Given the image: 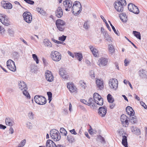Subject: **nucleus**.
Returning <instances> with one entry per match:
<instances>
[{"label":"nucleus","mask_w":147,"mask_h":147,"mask_svg":"<svg viewBox=\"0 0 147 147\" xmlns=\"http://www.w3.org/2000/svg\"><path fill=\"white\" fill-rule=\"evenodd\" d=\"M5 123L6 125L10 126H13L14 123L13 119L10 117H7L5 119Z\"/></svg>","instance_id":"obj_22"},{"label":"nucleus","mask_w":147,"mask_h":147,"mask_svg":"<svg viewBox=\"0 0 147 147\" xmlns=\"http://www.w3.org/2000/svg\"><path fill=\"white\" fill-rule=\"evenodd\" d=\"M111 26L112 28V29L113 30L114 32L118 36H119V33L118 32V31H116L115 28L112 25V24H111Z\"/></svg>","instance_id":"obj_47"},{"label":"nucleus","mask_w":147,"mask_h":147,"mask_svg":"<svg viewBox=\"0 0 147 147\" xmlns=\"http://www.w3.org/2000/svg\"><path fill=\"white\" fill-rule=\"evenodd\" d=\"M103 34L106 40L108 41V42H110L111 41V37H110L108 34L107 32L104 31L103 32Z\"/></svg>","instance_id":"obj_32"},{"label":"nucleus","mask_w":147,"mask_h":147,"mask_svg":"<svg viewBox=\"0 0 147 147\" xmlns=\"http://www.w3.org/2000/svg\"><path fill=\"white\" fill-rule=\"evenodd\" d=\"M1 4L4 9H10L12 8V5L7 1H5L1 2Z\"/></svg>","instance_id":"obj_18"},{"label":"nucleus","mask_w":147,"mask_h":147,"mask_svg":"<svg viewBox=\"0 0 147 147\" xmlns=\"http://www.w3.org/2000/svg\"><path fill=\"white\" fill-rule=\"evenodd\" d=\"M67 88L71 92H76L77 88L72 83L69 82L67 84Z\"/></svg>","instance_id":"obj_19"},{"label":"nucleus","mask_w":147,"mask_h":147,"mask_svg":"<svg viewBox=\"0 0 147 147\" xmlns=\"http://www.w3.org/2000/svg\"><path fill=\"white\" fill-rule=\"evenodd\" d=\"M75 54L76 57L78 59L79 61H81L82 59V54L79 53H75Z\"/></svg>","instance_id":"obj_34"},{"label":"nucleus","mask_w":147,"mask_h":147,"mask_svg":"<svg viewBox=\"0 0 147 147\" xmlns=\"http://www.w3.org/2000/svg\"><path fill=\"white\" fill-rule=\"evenodd\" d=\"M109 59L104 57H101L98 60V65L100 66H105L108 63Z\"/></svg>","instance_id":"obj_16"},{"label":"nucleus","mask_w":147,"mask_h":147,"mask_svg":"<svg viewBox=\"0 0 147 147\" xmlns=\"http://www.w3.org/2000/svg\"><path fill=\"white\" fill-rule=\"evenodd\" d=\"M63 112L65 115H66L68 113V111L67 109H64Z\"/></svg>","instance_id":"obj_63"},{"label":"nucleus","mask_w":147,"mask_h":147,"mask_svg":"<svg viewBox=\"0 0 147 147\" xmlns=\"http://www.w3.org/2000/svg\"><path fill=\"white\" fill-rule=\"evenodd\" d=\"M60 132L62 135L65 136H66L67 134V131L63 127H61L60 128Z\"/></svg>","instance_id":"obj_41"},{"label":"nucleus","mask_w":147,"mask_h":147,"mask_svg":"<svg viewBox=\"0 0 147 147\" xmlns=\"http://www.w3.org/2000/svg\"><path fill=\"white\" fill-rule=\"evenodd\" d=\"M109 53L111 55H113L115 53V50L112 45H109Z\"/></svg>","instance_id":"obj_31"},{"label":"nucleus","mask_w":147,"mask_h":147,"mask_svg":"<svg viewBox=\"0 0 147 147\" xmlns=\"http://www.w3.org/2000/svg\"><path fill=\"white\" fill-rule=\"evenodd\" d=\"M126 110L127 114L130 116H133L134 114V112L131 107L128 106L126 107Z\"/></svg>","instance_id":"obj_24"},{"label":"nucleus","mask_w":147,"mask_h":147,"mask_svg":"<svg viewBox=\"0 0 147 147\" xmlns=\"http://www.w3.org/2000/svg\"><path fill=\"white\" fill-rule=\"evenodd\" d=\"M82 10V6L80 3L77 1L74 2L71 8L72 13L76 16L81 12Z\"/></svg>","instance_id":"obj_4"},{"label":"nucleus","mask_w":147,"mask_h":147,"mask_svg":"<svg viewBox=\"0 0 147 147\" xmlns=\"http://www.w3.org/2000/svg\"><path fill=\"white\" fill-rule=\"evenodd\" d=\"M0 21L4 25L8 26L10 25V22L7 16L2 14H0Z\"/></svg>","instance_id":"obj_10"},{"label":"nucleus","mask_w":147,"mask_h":147,"mask_svg":"<svg viewBox=\"0 0 147 147\" xmlns=\"http://www.w3.org/2000/svg\"><path fill=\"white\" fill-rule=\"evenodd\" d=\"M99 115L102 117H104L107 112V108L106 106H103L99 108L98 109Z\"/></svg>","instance_id":"obj_15"},{"label":"nucleus","mask_w":147,"mask_h":147,"mask_svg":"<svg viewBox=\"0 0 147 147\" xmlns=\"http://www.w3.org/2000/svg\"><path fill=\"white\" fill-rule=\"evenodd\" d=\"M140 104L145 109H147V106L143 102H140Z\"/></svg>","instance_id":"obj_54"},{"label":"nucleus","mask_w":147,"mask_h":147,"mask_svg":"<svg viewBox=\"0 0 147 147\" xmlns=\"http://www.w3.org/2000/svg\"><path fill=\"white\" fill-rule=\"evenodd\" d=\"M26 3L30 4L33 5L34 4V1L31 0H24Z\"/></svg>","instance_id":"obj_48"},{"label":"nucleus","mask_w":147,"mask_h":147,"mask_svg":"<svg viewBox=\"0 0 147 147\" xmlns=\"http://www.w3.org/2000/svg\"><path fill=\"white\" fill-rule=\"evenodd\" d=\"M45 74L46 79L47 81L52 82L53 80V76L51 72L47 70Z\"/></svg>","instance_id":"obj_17"},{"label":"nucleus","mask_w":147,"mask_h":147,"mask_svg":"<svg viewBox=\"0 0 147 147\" xmlns=\"http://www.w3.org/2000/svg\"><path fill=\"white\" fill-rule=\"evenodd\" d=\"M26 127L28 129H31L32 128V123L30 122H27L26 124Z\"/></svg>","instance_id":"obj_45"},{"label":"nucleus","mask_w":147,"mask_h":147,"mask_svg":"<svg viewBox=\"0 0 147 147\" xmlns=\"http://www.w3.org/2000/svg\"><path fill=\"white\" fill-rule=\"evenodd\" d=\"M107 98L108 102L109 103H113L114 100V99L110 94H108L107 96Z\"/></svg>","instance_id":"obj_35"},{"label":"nucleus","mask_w":147,"mask_h":147,"mask_svg":"<svg viewBox=\"0 0 147 147\" xmlns=\"http://www.w3.org/2000/svg\"><path fill=\"white\" fill-rule=\"evenodd\" d=\"M67 140L70 142H74V139L73 136L70 134L68 135L67 137Z\"/></svg>","instance_id":"obj_38"},{"label":"nucleus","mask_w":147,"mask_h":147,"mask_svg":"<svg viewBox=\"0 0 147 147\" xmlns=\"http://www.w3.org/2000/svg\"><path fill=\"white\" fill-rule=\"evenodd\" d=\"M56 16L58 18H61L63 15L62 9L60 7H58L55 12Z\"/></svg>","instance_id":"obj_23"},{"label":"nucleus","mask_w":147,"mask_h":147,"mask_svg":"<svg viewBox=\"0 0 147 147\" xmlns=\"http://www.w3.org/2000/svg\"><path fill=\"white\" fill-rule=\"evenodd\" d=\"M52 59L56 62L59 61L61 58V56L60 53L57 51H52L50 54Z\"/></svg>","instance_id":"obj_7"},{"label":"nucleus","mask_w":147,"mask_h":147,"mask_svg":"<svg viewBox=\"0 0 147 147\" xmlns=\"http://www.w3.org/2000/svg\"><path fill=\"white\" fill-rule=\"evenodd\" d=\"M130 121L131 123H135L137 122V119L136 117H131L130 118Z\"/></svg>","instance_id":"obj_42"},{"label":"nucleus","mask_w":147,"mask_h":147,"mask_svg":"<svg viewBox=\"0 0 147 147\" xmlns=\"http://www.w3.org/2000/svg\"><path fill=\"white\" fill-rule=\"evenodd\" d=\"M70 131L72 134L74 135H76L77 134V133L76 132L75 129H74L70 130Z\"/></svg>","instance_id":"obj_56"},{"label":"nucleus","mask_w":147,"mask_h":147,"mask_svg":"<svg viewBox=\"0 0 147 147\" xmlns=\"http://www.w3.org/2000/svg\"><path fill=\"white\" fill-rule=\"evenodd\" d=\"M46 147H56L55 143L51 140H48L46 143Z\"/></svg>","instance_id":"obj_28"},{"label":"nucleus","mask_w":147,"mask_h":147,"mask_svg":"<svg viewBox=\"0 0 147 147\" xmlns=\"http://www.w3.org/2000/svg\"><path fill=\"white\" fill-rule=\"evenodd\" d=\"M122 143L125 147H128L127 139L126 136H123Z\"/></svg>","instance_id":"obj_30"},{"label":"nucleus","mask_w":147,"mask_h":147,"mask_svg":"<svg viewBox=\"0 0 147 147\" xmlns=\"http://www.w3.org/2000/svg\"><path fill=\"white\" fill-rule=\"evenodd\" d=\"M89 48L91 51H92L93 55L95 57H96L98 55V51L94 47H93L90 46Z\"/></svg>","instance_id":"obj_29"},{"label":"nucleus","mask_w":147,"mask_h":147,"mask_svg":"<svg viewBox=\"0 0 147 147\" xmlns=\"http://www.w3.org/2000/svg\"><path fill=\"white\" fill-rule=\"evenodd\" d=\"M80 86H81L84 88H85V87H86L85 84L83 81H80Z\"/></svg>","instance_id":"obj_51"},{"label":"nucleus","mask_w":147,"mask_h":147,"mask_svg":"<svg viewBox=\"0 0 147 147\" xmlns=\"http://www.w3.org/2000/svg\"><path fill=\"white\" fill-rule=\"evenodd\" d=\"M67 53H68V54L70 55V56L71 57H72L73 58H74V55H73V54L71 53V52L70 51H67Z\"/></svg>","instance_id":"obj_58"},{"label":"nucleus","mask_w":147,"mask_h":147,"mask_svg":"<svg viewBox=\"0 0 147 147\" xmlns=\"http://www.w3.org/2000/svg\"><path fill=\"white\" fill-rule=\"evenodd\" d=\"M57 27L58 29L60 31H63L65 28L64 25L65 24V22L60 19L57 20L55 22Z\"/></svg>","instance_id":"obj_8"},{"label":"nucleus","mask_w":147,"mask_h":147,"mask_svg":"<svg viewBox=\"0 0 147 147\" xmlns=\"http://www.w3.org/2000/svg\"><path fill=\"white\" fill-rule=\"evenodd\" d=\"M124 62L125 63V66H127L128 64L129 63V62L126 59L125 60Z\"/></svg>","instance_id":"obj_61"},{"label":"nucleus","mask_w":147,"mask_h":147,"mask_svg":"<svg viewBox=\"0 0 147 147\" xmlns=\"http://www.w3.org/2000/svg\"><path fill=\"white\" fill-rule=\"evenodd\" d=\"M120 119L121 121L123 124L125 123L126 125L128 124V117L126 115H121Z\"/></svg>","instance_id":"obj_26"},{"label":"nucleus","mask_w":147,"mask_h":147,"mask_svg":"<svg viewBox=\"0 0 147 147\" xmlns=\"http://www.w3.org/2000/svg\"><path fill=\"white\" fill-rule=\"evenodd\" d=\"M125 0H117L114 3V6L116 10L119 12H122L123 9V6L126 5Z\"/></svg>","instance_id":"obj_3"},{"label":"nucleus","mask_w":147,"mask_h":147,"mask_svg":"<svg viewBox=\"0 0 147 147\" xmlns=\"http://www.w3.org/2000/svg\"><path fill=\"white\" fill-rule=\"evenodd\" d=\"M98 138L100 139L102 142L104 143L105 142V139L103 137L101 136L100 135H99L98 136Z\"/></svg>","instance_id":"obj_53"},{"label":"nucleus","mask_w":147,"mask_h":147,"mask_svg":"<svg viewBox=\"0 0 147 147\" xmlns=\"http://www.w3.org/2000/svg\"><path fill=\"white\" fill-rule=\"evenodd\" d=\"M26 140L25 139H24L19 144L22 147H23L25 145V144L26 143Z\"/></svg>","instance_id":"obj_50"},{"label":"nucleus","mask_w":147,"mask_h":147,"mask_svg":"<svg viewBox=\"0 0 147 147\" xmlns=\"http://www.w3.org/2000/svg\"><path fill=\"white\" fill-rule=\"evenodd\" d=\"M50 134L51 138L55 141H58L61 139L59 133L58 131L55 129H53L51 130Z\"/></svg>","instance_id":"obj_5"},{"label":"nucleus","mask_w":147,"mask_h":147,"mask_svg":"<svg viewBox=\"0 0 147 147\" xmlns=\"http://www.w3.org/2000/svg\"><path fill=\"white\" fill-rule=\"evenodd\" d=\"M52 40L55 43H57V44H60L61 43V42L59 41H58L56 40H55L54 39L52 38Z\"/></svg>","instance_id":"obj_57"},{"label":"nucleus","mask_w":147,"mask_h":147,"mask_svg":"<svg viewBox=\"0 0 147 147\" xmlns=\"http://www.w3.org/2000/svg\"><path fill=\"white\" fill-rule=\"evenodd\" d=\"M109 84L111 88L116 90L118 86V82L117 79H111L109 80Z\"/></svg>","instance_id":"obj_13"},{"label":"nucleus","mask_w":147,"mask_h":147,"mask_svg":"<svg viewBox=\"0 0 147 147\" xmlns=\"http://www.w3.org/2000/svg\"><path fill=\"white\" fill-rule=\"evenodd\" d=\"M138 74L140 78L146 79L147 78V72L144 69L140 70L138 71Z\"/></svg>","instance_id":"obj_21"},{"label":"nucleus","mask_w":147,"mask_h":147,"mask_svg":"<svg viewBox=\"0 0 147 147\" xmlns=\"http://www.w3.org/2000/svg\"><path fill=\"white\" fill-rule=\"evenodd\" d=\"M119 17L121 21L123 22H126L127 17L125 13H122L120 14Z\"/></svg>","instance_id":"obj_33"},{"label":"nucleus","mask_w":147,"mask_h":147,"mask_svg":"<svg viewBox=\"0 0 147 147\" xmlns=\"http://www.w3.org/2000/svg\"><path fill=\"white\" fill-rule=\"evenodd\" d=\"M32 57L34 60L36 61V63L37 64L38 63L39 60L37 55L35 54H33Z\"/></svg>","instance_id":"obj_43"},{"label":"nucleus","mask_w":147,"mask_h":147,"mask_svg":"<svg viewBox=\"0 0 147 147\" xmlns=\"http://www.w3.org/2000/svg\"><path fill=\"white\" fill-rule=\"evenodd\" d=\"M28 117L30 120H33L34 117V114L32 112H29L28 114Z\"/></svg>","instance_id":"obj_39"},{"label":"nucleus","mask_w":147,"mask_h":147,"mask_svg":"<svg viewBox=\"0 0 147 147\" xmlns=\"http://www.w3.org/2000/svg\"><path fill=\"white\" fill-rule=\"evenodd\" d=\"M6 128V127L4 125H3L0 124V128L1 129H4Z\"/></svg>","instance_id":"obj_59"},{"label":"nucleus","mask_w":147,"mask_h":147,"mask_svg":"<svg viewBox=\"0 0 147 147\" xmlns=\"http://www.w3.org/2000/svg\"><path fill=\"white\" fill-rule=\"evenodd\" d=\"M131 129L132 132H134V133L137 135L138 136L141 134L140 131L138 127L134 126H132L131 127Z\"/></svg>","instance_id":"obj_27"},{"label":"nucleus","mask_w":147,"mask_h":147,"mask_svg":"<svg viewBox=\"0 0 147 147\" xmlns=\"http://www.w3.org/2000/svg\"><path fill=\"white\" fill-rule=\"evenodd\" d=\"M6 63L7 68L13 72L16 71V67L13 61L9 59L7 61Z\"/></svg>","instance_id":"obj_12"},{"label":"nucleus","mask_w":147,"mask_h":147,"mask_svg":"<svg viewBox=\"0 0 147 147\" xmlns=\"http://www.w3.org/2000/svg\"><path fill=\"white\" fill-rule=\"evenodd\" d=\"M34 98L35 102L40 105H44L47 102L46 98L42 96L36 95L34 96Z\"/></svg>","instance_id":"obj_6"},{"label":"nucleus","mask_w":147,"mask_h":147,"mask_svg":"<svg viewBox=\"0 0 147 147\" xmlns=\"http://www.w3.org/2000/svg\"><path fill=\"white\" fill-rule=\"evenodd\" d=\"M44 43L46 46L48 47H51L52 45L51 42L49 40L47 39H45L44 40Z\"/></svg>","instance_id":"obj_36"},{"label":"nucleus","mask_w":147,"mask_h":147,"mask_svg":"<svg viewBox=\"0 0 147 147\" xmlns=\"http://www.w3.org/2000/svg\"><path fill=\"white\" fill-rule=\"evenodd\" d=\"M36 10L38 12L42 15H44L45 14V11L41 8L38 7L36 8Z\"/></svg>","instance_id":"obj_40"},{"label":"nucleus","mask_w":147,"mask_h":147,"mask_svg":"<svg viewBox=\"0 0 147 147\" xmlns=\"http://www.w3.org/2000/svg\"><path fill=\"white\" fill-rule=\"evenodd\" d=\"M66 38V36L64 35H63L61 36H60L59 37L58 39L59 40L62 41H64Z\"/></svg>","instance_id":"obj_46"},{"label":"nucleus","mask_w":147,"mask_h":147,"mask_svg":"<svg viewBox=\"0 0 147 147\" xmlns=\"http://www.w3.org/2000/svg\"><path fill=\"white\" fill-rule=\"evenodd\" d=\"M115 104L114 103H113L110 105V108L111 109H113L115 106Z\"/></svg>","instance_id":"obj_64"},{"label":"nucleus","mask_w":147,"mask_h":147,"mask_svg":"<svg viewBox=\"0 0 147 147\" xmlns=\"http://www.w3.org/2000/svg\"><path fill=\"white\" fill-rule=\"evenodd\" d=\"M134 97L138 101L140 100V98L136 94H134Z\"/></svg>","instance_id":"obj_62"},{"label":"nucleus","mask_w":147,"mask_h":147,"mask_svg":"<svg viewBox=\"0 0 147 147\" xmlns=\"http://www.w3.org/2000/svg\"><path fill=\"white\" fill-rule=\"evenodd\" d=\"M84 27L85 29H88L89 28V25L87 23V22H85L84 24Z\"/></svg>","instance_id":"obj_49"},{"label":"nucleus","mask_w":147,"mask_h":147,"mask_svg":"<svg viewBox=\"0 0 147 147\" xmlns=\"http://www.w3.org/2000/svg\"><path fill=\"white\" fill-rule=\"evenodd\" d=\"M59 73L60 75L65 79H68L69 76L66 74V71L63 68H60L59 69Z\"/></svg>","instance_id":"obj_20"},{"label":"nucleus","mask_w":147,"mask_h":147,"mask_svg":"<svg viewBox=\"0 0 147 147\" xmlns=\"http://www.w3.org/2000/svg\"><path fill=\"white\" fill-rule=\"evenodd\" d=\"M72 1L70 0H66L63 1V4L66 11H69L70 10L72 7Z\"/></svg>","instance_id":"obj_14"},{"label":"nucleus","mask_w":147,"mask_h":147,"mask_svg":"<svg viewBox=\"0 0 147 147\" xmlns=\"http://www.w3.org/2000/svg\"><path fill=\"white\" fill-rule=\"evenodd\" d=\"M128 10L134 13L138 14L139 13L140 11L137 6L131 3H129L128 5Z\"/></svg>","instance_id":"obj_9"},{"label":"nucleus","mask_w":147,"mask_h":147,"mask_svg":"<svg viewBox=\"0 0 147 147\" xmlns=\"http://www.w3.org/2000/svg\"><path fill=\"white\" fill-rule=\"evenodd\" d=\"M96 83L98 88L100 90L103 88L104 87L103 82L102 80L98 79L96 80Z\"/></svg>","instance_id":"obj_25"},{"label":"nucleus","mask_w":147,"mask_h":147,"mask_svg":"<svg viewBox=\"0 0 147 147\" xmlns=\"http://www.w3.org/2000/svg\"><path fill=\"white\" fill-rule=\"evenodd\" d=\"M90 76L92 79H94L95 78V75L93 71H91L90 73Z\"/></svg>","instance_id":"obj_52"},{"label":"nucleus","mask_w":147,"mask_h":147,"mask_svg":"<svg viewBox=\"0 0 147 147\" xmlns=\"http://www.w3.org/2000/svg\"><path fill=\"white\" fill-rule=\"evenodd\" d=\"M133 33L137 38L140 40L141 39V34L140 32L134 31H133Z\"/></svg>","instance_id":"obj_37"},{"label":"nucleus","mask_w":147,"mask_h":147,"mask_svg":"<svg viewBox=\"0 0 147 147\" xmlns=\"http://www.w3.org/2000/svg\"><path fill=\"white\" fill-rule=\"evenodd\" d=\"M81 101L84 104H86V105H88V104H89V103L88 102L86 101V100L84 99L82 100H81Z\"/></svg>","instance_id":"obj_55"},{"label":"nucleus","mask_w":147,"mask_h":147,"mask_svg":"<svg viewBox=\"0 0 147 147\" xmlns=\"http://www.w3.org/2000/svg\"><path fill=\"white\" fill-rule=\"evenodd\" d=\"M47 94L48 97V100H49L50 102L52 99V94L51 92H47Z\"/></svg>","instance_id":"obj_44"},{"label":"nucleus","mask_w":147,"mask_h":147,"mask_svg":"<svg viewBox=\"0 0 147 147\" xmlns=\"http://www.w3.org/2000/svg\"><path fill=\"white\" fill-rule=\"evenodd\" d=\"M24 20L28 23H30L32 20L31 13L29 12H25L23 14Z\"/></svg>","instance_id":"obj_11"},{"label":"nucleus","mask_w":147,"mask_h":147,"mask_svg":"<svg viewBox=\"0 0 147 147\" xmlns=\"http://www.w3.org/2000/svg\"><path fill=\"white\" fill-rule=\"evenodd\" d=\"M125 37L126 39L130 43H131L132 45L135 48H137V47L136 46V45L132 42H131L130 40H129L125 36Z\"/></svg>","instance_id":"obj_60"},{"label":"nucleus","mask_w":147,"mask_h":147,"mask_svg":"<svg viewBox=\"0 0 147 147\" xmlns=\"http://www.w3.org/2000/svg\"><path fill=\"white\" fill-rule=\"evenodd\" d=\"M18 86L19 89L22 92L23 94L28 98H30V96L27 91L28 89L27 86L25 82L23 81H20L18 82Z\"/></svg>","instance_id":"obj_2"},{"label":"nucleus","mask_w":147,"mask_h":147,"mask_svg":"<svg viewBox=\"0 0 147 147\" xmlns=\"http://www.w3.org/2000/svg\"><path fill=\"white\" fill-rule=\"evenodd\" d=\"M93 99L90 98L88 100V105L91 108H94L95 106V103L99 105H102L103 103V100L101 96L98 93H95L93 94Z\"/></svg>","instance_id":"obj_1"}]
</instances>
